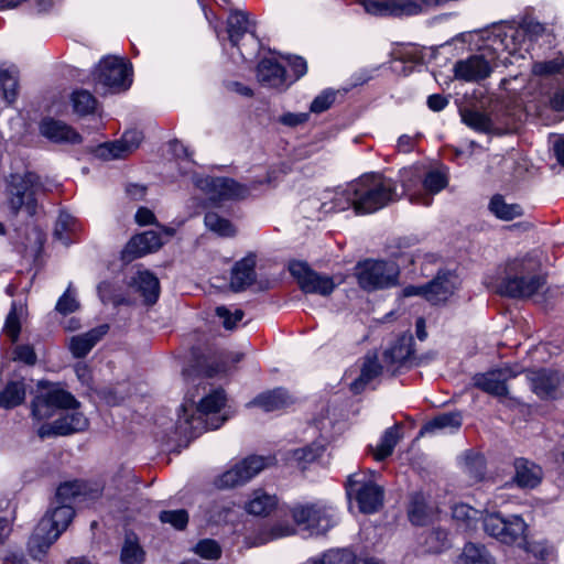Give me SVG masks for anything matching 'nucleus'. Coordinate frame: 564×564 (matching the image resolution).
I'll use <instances>...</instances> for the list:
<instances>
[{
    "label": "nucleus",
    "mask_w": 564,
    "mask_h": 564,
    "mask_svg": "<svg viewBox=\"0 0 564 564\" xmlns=\"http://www.w3.org/2000/svg\"><path fill=\"white\" fill-rule=\"evenodd\" d=\"M481 31L482 45L481 53L473 55L466 59L458 61L454 66L455 77L465 82H478L489 76L494 67L500 65L507 66L499 59V54L487 46L484 33ZM500 56L502 54L500 53ZM506 56V54H503Z\"/></svg>",
    "instance_id": "nucleus-13"
},
{
    "label": "nucleus",
    "mask_w": 564,
    "mask_h": 564,
    "mask_svg": "<svg viewBox=\"0 0 564 564\" xmlns=\"http://www.w3.org/2000/svg\"><path fill=\"white\" fill-rule=\"evenodd\" d=\"M43 137L55 143H79L82 137L72 127L61 120L45 118L40 124Z\"/></svg>",
    "instance_id": "nucleus-28"
},
{
    "label": "nucleus",
    "mask_w": 564,
    "mask_h": 564,
    "mask_svg": "<svg viewBox=\"0 0 564 564\" xmlns=\"http://www.w3.org/2000/svg\"><path fill=\"white\" fill-rule=\"evenodd\" d=\"M82 231V224L77 218L66 212H61L56 220L54 236L63 245L69 246Z\"/></svg>",
    "instance_id": "nucleus-36"
},
{
    "label": "nucleus",
    "mask_w": 564,
    "mask_h": 564,
    "mask_svg": "<svg viewBox=\"0 0 564 564\" xmlns=\"http://www.w3.org/2000/svg\"><path fill=\"white\" fill-rule=\"evenodd\" d=\"M204 224L209 231L219 237L230 238L237 232L234 224L216 212H207L204 217Z\"/></svg>",
    "instance_id": "nucleus-43"
},
{
    "label": "nucleus",
    "mask_w": 564,
    "mask_h": 564,
    "mask_svg": "<svg viewBox=\"0 0 564 564\" xmlns=\"http://www.w3.org/2000/svg\"><path fill=\"white\" fill-rule=\"evenodd\" d=\"M352 187L356 198V215L376 213L402 195L398 192L397 185L391 178L380 174L362 175L352 181Z\"/></svg>",
    "instance_id": "nucleus-7"
},
{
    "label": "nucleus",
    "mask_w": 564,
    "mask_h": 564,
    "mask_svg": "<svg viewBox=\"0 0 564 564\" xmlns=\"http://www.w3.org/2000/svg\"><path fill=\"white\" fill-rule=\"evenodd\" d=\"M543 478L542 467L535 460H517L513 480L520 488H535Z\"/></svg>",
    "instance_id": "nucleus-33"
},
{
    "label": "nucleus",
    "mask_w": 564,
    "mask_h": 564,
    "mask_svg": "<svg viewBox=\"0 0 564 564\" xmlns=\"http://www.w3.org/2000/svg\"><path fill=\"white\" fill-rule=\"evenodd\" d=\"M108 329V325H100L84 334L73 336L68 341V349L74 357L83 358L107 334Z\"/></svg>",
    "instance_id": "nucleus-32"
},
{
    "label": "nucleus",
    "mask_w": 564,
    "mask_h": 564,
    "mask_svg": "<svg viewBox=\"0 0 564 564\" xmlns=\"http://www.w3.org/2000/svg\"><path fill=\"white\" fill-rule=\"evenodd\" d=\"M462 415L459 412L442 413L426 422L420 430L419 435H438L455 433L460 429Z\"/></svg>",
    "instance_id": "nucleus-30"
},
{
    "label": "nucleus",
    "mask_w": 564,
    "mask_h": 564,
    "mask_svg": "<svg viewBox=\"0 0 564 564\" xmlns=\"http://www.w3.org/2000/svg\"><path fill=\"white\" fill-rule=\"evenodd\" d=\"M101 495L100 488L87 482L73 480L61 484L56 489L54 503L88 506Z\"/></svg>",
    "instance_id": "nucleus-18"
},
{
    "label": "nucleus",
    "mask_w": 564,
    "mask_h": 564,
    "mask_svg": "<svg viewBox=\"0 0 564 564\" xmlns=\"http://www.w3.org/2000/svg\"><path fill=\"white\" fill-rule=\"evenodd\" d=\"M144 553L133 534H128L121 550L122 564H141Z\"/></svg>",
    "instance_id": "nucleus-51"
},
{
    "label": "nucleus",
    "mask_w": 564,
    "mask_h": 564,
    "mask_svg": "<svg viewBox=\"0 0 564 564\" xmlns=\"http://www.w3.org/2000/svg\"><path fill=\"white\" fill-rule=\"evenodd\" d=\"M265 468V460H239L216 479V486L232 488L245 485Z\"/></svg>",
    "instance_id": "nucleus-19"
},
{
    "label": "nucleus",
    "mask_w": 564,
    "mask_h": 564,
    "mask_svg": "<svg viewBox=\"0 0 564 564\" xmlns=\"http://www.w3.org/2000/svg\"><path fill=\"white\" fill-rule=\"evenodd\" d=\"M257 257L254 253H248L245 258L237 261L231 270L230 288L238 292L250 286L256 280L254 267Z\"/></svg>",
    "instance_id": "nucleus-29"
},
{
    "label": "nucleus",
    "mask_w": 564,
    "mask_h": 564,
    "mask_svg": "<svg viewBox=\"0 0 564 564\" xmlns=\"http://www.w3.org/2000/svg\"><path fill=\"white\" fill-rule=\"evenodd\" d=\"M56 311L61 314H70L79 308V302L76 299L75 292L72 290V284L68 285L63 295L56 303Z\"/></svg>",
    "instance_id": "nucleus-56"
},
{
    "label": "nucleus",
    "mask_w": 564,
    "mask_h": 564,
    "mask_svg": "<svg viewBox=\"0 0 564 564\" xmlns=\"http://www.w3.org/2000/svg\"><path fill=\"white\" fill-rule=\"evenodd\" d=\"M291 402L290 395L283 389H274L259 394L251 401V405L259 406L262 410L270 412L282 409Z\"/></svg>",
    "instance_id": "nucleus-38"
},
{
    "label": "nucleus",
    "mask_w": 564,
    "mask_h": 564,
    "mask_svg": "<svg viewBox=\"0 0 564 564\" xmlns=\"http://www.w3.org/2000/svg\"><path fill=\"white\" fill-rule=\"evenodd\" d=\"M402 194L412 203L430 206L433 196L444 189L448 184L445 171L432 169L424 174L419 167H406L400 172Z\"/></svg>",
    "instance_id": "nucleus-8"
},
{
    "label": "nucleus",
    "mask_w": 564,
    "mask_h": 564,
    "mask_svg": "<svg viewBox=\"0 0 564 564\" xmlns=\"http://www.w3.org/2000/svg\"><path fill=\"white\" fill-rule=\"evenodd\" d=\"M13 360L33 366L36 362V354L30 345H19L14 348Z\"/></svg>",
    "instance_id": "nucleus-62"
},
{
    "label": "nucleus",
    "mask_w": 564,
    "mask_h": 564,
    "mask_svg": "<svg viewBox=\"0 0 564 564\" xmlns=\"http://www.w3.org/2000/svg\"><path fill=\"white\" fill-rule=\"evenodd\" d=\"M172 150L175 155H184L178 163L181 173L183 175H188L194 185L204 192L210 202L219 203L224 200L241 199L251 194V189L249 187L237 183L232 178L198 175L194 171L195 164L189 159L187 149L181 142L175 141L172 144Z\"/></svg>",
    "instance_id": "nucleus-5"
},
{
    "label": "nucleus",
    "mask_w": 564,
    "mask_h": 564,
    "mask_svg": "<svg viewBox=\"0 0 564 564\" xmlns=\"http://www.w3.org/2000/svg\"><path fill=\"white\" fill-rule=\"evenodd\" d=\"M456 564H495V561L484 545L467 543L456 558Z\"/></svg>",
    "instance_id": "nucleus-41"
},
{
    "label": "nucleus",
    "mask_w": 564,
    "mask_h": 564,
    "mask_svg": "<svg viewBox=\"0 0 564 564\" xmlns=\"http://www.w3.org/2000/svg\"><path fill=\"white\" fill-rule=\"evenodd\" d=\"M275 455H280L283 458H321L325 455L332 456L333 447L324 436H321L312 443L292 445L280 449Z\"/></svg>",
    "instance_id": "nucleus-27"
},
{
    "label": "nucleus",
    "mask_w": 564,
    "mask_h": 564,
    "mask_svg": "<svg viewBox=\"0 0 564 564\" xmlns=\"http://www.w3.org/2000/svg\"><path fill=\"white\" fill-rule=\"evenodd\" d=\"M402 424H394L384 430L376 446L370 445L369 448L373 458H387L393 454L397 444L403 436Z\"/></svg>",
    "instance_id": "nucleus-35"
},
{
    "label": "nucleus",
    "mask_w": 564,
    "mask_h": 564,
    "mask_svg": "<svg viewBox=\"0 0 564 564\" xmlns=\"http://www.w3.org/2000/svg\"><path fill=\"white\" fill-rule=\"evenodd\" d=\"M289 270L304 293L328 296L341 283L340 280L335 281L333 276L312 270L302 261L291 262Z\"/></svg>",
    "instance_id": "nucleus-16"
},
{
    "label": "nucleus",
    "mask_w": 564,
    "mask_h": 564,
    "mask_svg": "<svg viewBox=\"0 0 564 564\" xmlns=\"http://www.w3.org/2000/svg\"><path fill=\"white\" fill-rule=\"evenodd\" d=\"M532 391L540 398H555L564 392V376L556 371L539 370L528 375Z\"/></svg>",
    "instance_id": "nucleus-20"
},
{
    "label": "nucleus",
    "mask_w": 564,
    "mask_h": 564,
    "mask_svg": "<svg viewBox=\"0 0 564 564\" xmlns=\"http://www.w3.org/2000/svg\"><path fill=\"white\" fill-rule=\"evenodd\" d=\"M91 77L96 89L99 91H124L132 84V66L123 58L107 56L98 63Z\"/></svg>",
    "instance_id": "nucleus-9"
},
{
    "label": "nucleus",
    "mask_w": 564,
    "mask_h": 564,
    "mask_svg": "<svg viewBox=\"0 0 564 564\" xmlns=\"http://www.w3.org/2000/svg\"><path fill=\"white\" fill-rule=\"evenodd\" d=\"M420 137V133L400 135L397 141L398 151L403 153H409L413 151Z\"/></svg>",
    "instance_id": "nucleus-64"
},
{
    "label": "nucleus",
    "mask_w": 564,
    "mask_h": 564,
    "mask_svg": "<svg viewBox=\"0 0 564 564\" xmlns=\"http://www.w3.org/2000/svg\"><path fill=\"white\" fill-rule=\"evenodd\" d=\"M458 276L453 272H440L434 280L423 286L410 285L403 289L404 296L420 295L432 304L448 300L458 288Z\"/></svg>",
    "instance_id": "nucleus-17"
},
{
    "label": "nucleus",
    "mask_w": 564,
    "mask_h": 564,
    "mask_svg": "<svg viewBox=\"0 0 564 564\" xmlns=\"http://www.w3.org/2000/svg\"><path fill=\"white\" fill-rule=\"evenodd\" d=\"M290 514L299 529L307 535H321L330 530L337 522L336 510L327 505L297 503Z\"/></svg>",
    "instance_id": "nucleus-10"
},
{
    "label": "nucleus",
    "mask_w": 564,
    "mask_h": 564,
    "mask_svg": "<svg viewBox=\"0 0 564 564\" xmlns=\"http://www.w3.org/2000/svg\"><path fill=\"white\" fill-rule=\"evenodd\" d=\"M72 105L74 112L84 116L88 115L96 108V99L88 90H75L72 94Z\"/></svg>",
    "instance_id": "nucleus-52"
},
{
    "label": "nucleus",
    "mask_w": 564,
    "mask_h": 564,
    "mask_svg": "<svg viewBox=\"0 0 564 564\" xmlns=\"http://www.w3.org/2000/svg\"><path fill=\"white\" fill-rule=\"evenodd\" d=\"M519 372L511 371L509 368L477 373L474 376V386L492 395H506L508 390L506 380L516 377Z\"/></svg>",
    "instance_id": "nucleus-25"
},
{
    "label": "nucleus",
    "mask_w": 564,
    "mask_h": 564,
    "mask_svg": "<svg viewBox=\"0 0 564 564\" xmlns=\"http://www.w3.org/2000/svg\"><path fill=\"white\" fill-rule=\"evenodd\" d=\"M162 245L163 240L161 235L156 231L149 230L132 237L124 249V253L132 258H139L156 251Z\"/></svg>",
    "instance_id": "nucleus-31"
},
{
    "label": "nucleus",
    "mask_w": 564,
    "mask_h": 564,
    "mask_svg": "<svg viewBox=\"0 0 564 564\" xmlns=\"http://www.w3.org/2000/svg\"><path fill=\"white\" fill-rule=\"evenodd\" d=\"M216 314L221 319L223 326L228 330L234 329L245 316L243 311L236 308L234 312H231L226 306L217 307Z\"/></svg>",
    "instance_id": "nucleus-57"
},
{
    "label": "nucleus",
    "mask_w": 564,
    "mask_h": 564,
    "mask_svg": "<svg viewBox=\"0 0 564 564\" xmlns=\"http://www.w3.org/2000/svg\"><path fill=\"white\" fill-rule=\"evenodd\" d=\"M372 476L371 470L355 473L348 477L346 484V494L350 503L355 501L364 513L376 512L383 500V491L372 480Z\"/></svg>",
    "instance_id": "nucleus-12"
},
{
    "label": "nucleus",
    "mask_w": 564,
    "mask_h": 564,
    "mask_svg": "<svg viewBox=\"0 0 564 564\" xmlns=\"http://www.w3.org/2000/svg\"><path fill=\"white\" fill-rule=\"evenodd\" d=\"M380 372L381 367L379 366L377 358L375 356L366 357L359 378L351 383V390L356 393L359 392L365 384L372 381Z\"/></svg>",
    "instance_id": "nucleus-49"
},
{
    "label": "nucleus",
    "mask_w": 564,
    "mask_h": 564,
    "mask_svg": "<svg viewBox=\"0 0 564 564\" xmlns=\"http://www.w3.org/2000/svg\"><path fill=\"white\" fill-rule=\"evenodd\" d=\"M3 330L11 338L12 341H15L19 338L21 326L17 313L15 303H12V307L7 316Z\"/></svg>",
    "instance_id": "nucleus-61"
},
{
    "label": "nucleus",
    "mask_w": 564,
    "mask_h": 564,
    "mask_svg": "<svg viewBox=\"0 0 564 564\" xmlns=\"http://www.w3.org/2000/svg\"><path fill=\"white\" fill-rule=\"evenodd\" d=\"M130 285L140 293L148 304L158 301L160 294V283L158 278L148 270H140L132 276Z\"/></svg>",
    "instance_id": "nucleus-34"
},
{
    "label": "nucleus",
    "mask_w": 564,
    "mask_h": 564,
    "mask_svg": "<svg viewBox=\"0 0 564 564\" xmlns=\"http://www.w3.org/2000/svg\"><path fill=\"white\" fill-rule=\"evenodd\" d=\"M489 209L501 220H512L522 215L520 205L508 204L501 195H496L491 198Z\"/></svg>",
    "instance_id": "nucleus-47"
},
{
    "label": "nucleus",
    "mask_w": 564,
    "mask_h": 564,
    "mask_svg": "<svg viewBox=\"0 0 564 564\" xmlns=\"http://www.w3.org/2000/svg\"><path fill=\"white\" fill-rule=\"evenodd\" d=\"M257 77L262 85L268 87L289 86L285 67L274 56L264 57L260 61Z\"/></svg>",
    "instance_id": "nucleus-26"
},
{
    "label": "nucleus",
    "mask_w": 564,
    "mask_h": 564,
    "mask_svg": "<svg viewBox=\"0 0 564 564\" xmlns=\"http://www.w3.org/2000/svg\"><path fill=\"white\" fill-rule=\"evenodd\" d=\"M79 405L75 397L58 384L41 382L40 391L31 403V415L39 424L40 437L86 430L88 419L79 411Z\"/></svg>",
    "instance_id": "nucleus-2"
},
{
    "label": "nucleus",
    "mask_w": 564,
    "mask_h": 564,
    "mask_svg": "<svg viewBox=\"0 0 564 564\" xmlns=\"http://www.w3.org/2000/svg\"><path fill=\"white\" fill-rule=\"evenodd\" d=\"M545 33V25L539 21L527 18L519 25L496 24L486 29L484 39L487 46L498 54H506L499 59L505 64H513L524 58L532 42Z\"/></svg>",
    "instance_id": "nucleus-3"
},
{
    "label": "nucleus",
    "mask_w": 564,
    "mask_h": 564,
    "mask_svg": "<svg viewBox=\"0 0 564 564\" xmlns=\"http://www.w3.org/2000/svg\"><path fill=\"white\" fill-rule=\"evenodd\" d=\"M479 510L464 503L455 505L453 508L454 520L466 530H475L478 520L484 518Z\"/></svg>",
    "instance_id": "nucleus-45"
},
{
    "label": "nucleus",
    "mask_w": 564,
    "mask_h": 564,
    "mask_svg": "<svg viewBox=\"0 0 564 564\" xmlns=\"http://www.w3.org/2000/svg\"><path fill=\"white\" fill-rule=\"evenodd\" d=\"M540 260L528 254L508 262L498 292L510 297H530L544 284Z\"/></svg>",
    "instance_id": "nucleus-6"
},
{
    "label": "nucleus",
    "mask_w": 564,
    "mask_h": 564,
    "mask_svg": "<svg viewBox=\"0 0 564 564\" xmlns=\"http://www.w3.org/2000/svg\"><path fill=\"white\" fill-rule=\"evenodd\" d=\"M355 274L361 289L376 291L394 286L399 269L392 262L366 260L357 264Z\"/></svg>",
    "instance_id": "nucleus-14"
},
{
    "label": "nucleus",
    "mask_w": 564,
    "mask_h": 564,
    "mask_svg": "<svg viewBox=\"0 0 564 564\" xmlns=\"http://www.w3.org/2000/svg\"><path fill=\"white\" fill-rule=\"evenodd\" d=\"M413 337L411 335L400 336L383 352L384 368L389 372H395L400 367L410 361L413 357Z\"/></svg>",
    "instance_id": "nucleus-24"
},
{
    "label": "nucleus",
    "mask_w": 564,
    "mask_h": 564,
    "mask_svg": "<svg viewBox=\"0 0 564 564\" xmlns=\"http://www.w3.org/2000/svg\"><path fill=\"white\" fill-rule=\"evenodd\" d=\"M408 514L410 521L415 525H424L429 522L432 508L427 505L424 495L415 494L412 496Z\"/></svg>",
    "instance_id": "nucleus-44"
},
{
    "label": "nucleus",
    "mask_w": 564,
    "mask_h": 564,
    "mask_svg": "<svg viewBox=\"0 0 564 564\" xmlns=\"http://www.w3.org/2000/svg\"><path fill=\"white\" fill-rule=\"evenodd\" d=\"M25 383L23 380L11 381L0 392V406L4 409H12L25 400Z\"/></svg>",
    "instance_id": "nucleus-42"
},
{
    "label": "nucleus",
    "mask_w": 564,
    "mask_h": 564,
    "mask_svg": "<svg viewBox=\"0 0 564 564\" xmlns=\"http://www.w3.org/2000/svg\"><path fill=\"white\" fill-rule=\"evenodd\" d=\"M352 182L345 186L325 191L322 194L319 209L323 214L339 213L352 208L355 210V192Z\"/></svg>",
    "instance_id": "nucleus-23"
},
{
    "label": "nucleus",
    "mask_w": 564,
    "mask_h": 564,
    "mask_svg": "<svg viewBox=\"0 0 564 564\" xmlns=\"http://www.w3.org/2000/svg\"><path fill=\"white\" fill-rule=\"evenodd\" d=\"M426 551L431 553H440L447 546V534L444 531H432L425 541Z\"/></svg>",
    "instance_id": "nucleus-60"
},
{
    "label": "nucleus",
    "mask_w": 564,
    "mask_h": 564,
    "mask_svg": "<svg viewBox=\"0 0 564 564\" xmlns=\"http://www.w3.org/2000/svg\"><path fill=\"white\" fill-rule=\"evenodd\" d=\"M278 505L274 495H270L263 490H256L246 503V511L254 516H265L270 513Z\"/></svg>",
    "instance_id": "nucleus-39"
},
{
    "label": "nucleus",
    "mask_w": 564,
    "mask_h": 564,
    "mask_svg": "<svg viewBox=\"0 0 564 564\" xmlns=\"http://www.w3.org/2000/svg\"><path fill=\"white\" fill-rule=\"evenodd\" d=\"M228 39L232 46H238L240 39L250 33L253 36V23L247 13L242 11H234L227 20Z\"/></svg>",
    "instance_id": "nucleus-37"
},
{
    "label": "nucleus",
    "mask_w": 564,
    "mask_h": 564,
    "mask_svg": "<svg viewBox=\"0 0 564 564\" xmlns=\"http://www.w3.org/2000/svg\"><path fill=\"white\" fill-rule=\"evenodd\" d=\"M299 531L295 523H291L288 520L275 521L270 529L262 533L259 538V543H267L268 541L281 539L295 534Z\"/></svg>",
    "instance_id": "nucleus-50"
},
{
    "label": "nucleus",
    "mask_w": 564,
    "mask_h": 564,
    "mask_svg": "<svg viewBox=\"0 0 564 564\" xmlns=\"http://www.w3.org/2000/svg\"><path fill=\"white\" fill-rule=\"evenodd\" d=\"M364 8L377 17L414 15L420 11V6L411 0H366Z\"/></svg>",
    "instance_id": "nucleus-21"
},
{
    "label": "nucleus",
    "mask_w": 564,
    "mask_h": 564,
    "mask_svg": "<svg viewBox=\"0 0 564 564\" xmlns=\"http://www.w3.org/2000/svg\"><path fill=\"white\" fill-rule=\"evenodd\" d=\"M0 93L8 104L15 100L18 95V68L14 65L0 66Z\"/></svg>",
    "instance_id": "nucleus-40"
},
{
    "label": "nucleus",
    "mask_w": 564,
    "mask_h": 564,
    "mask_svg": "<svg viewBox=\"0 0 564 564\" xmlns=\"http://www.w3.org/2000/svg\"><path fill=\"white\" fill-rule=\"evenodd\" d=\"M486 534L507 545L527 546L528 524L518 514L487 512L482 518Z\"/></svg>",
    "instance_id": "nucleus-11"
},
{
    "label": "nucleus",
    "mask_w": 564,
    "mask_h": 564,
    "mask_svg": "<svg viewBox=\"0 0 564 564\" xmlns=\"http://www.w3.org/2000/svg\"><path fill=\"white\" fill-rule=\"evenodd\" d=\"M74 516L73 506L53 502V506L35 527L28 542V551L32 562L13 553L6 557L4 564H45L43 561L48 550L67 530Z\"/></svg>",
    "instance_id": "nucleus-4"
},
{
    "label": "nucleus",
    "mask_w": 564,
    "mask_h": 564,
    "mask_svg": "<svg viewBox=\"0 0 564 564\" xmlns=\"http://www.w3.org/2000/svg\"><path fill=\"white\" fill-rule=\"evenodd\" d=\"M160 520L176 530H183L188 523V513L184 509L165 510L160 513Z\"/></svg>",
    "instance_id": "nucleus-54"
},
{
    "label": "nucleus",
    "mask_w": 564,
    "mask_h": 564,
    "mask_svg": "<svg viewBox=\"0 0 564 564\" xmlns=\"http://www.w3.org/2000/svg\"><path fill=\"white\" fill-rule=\"evenodd\" d=\"M194 550L197 555L206 560H217L221 555L220 545L212 539L200 540Z\"/></svg>",
    "instance_id": "nucleus-55"
},
{
    "label": "nucleus",
    "mask_w": 564,
    "mask_h": 564,
    "mask_svg": "<svg viewBox=\"0 0 564 564\" xmlns=\"http://www.w3.org/2000/svg\"><path fill=\"white\" fill-rule=\"evenodd\" d=\"M562 72L564 73V58L562 56L550 61L535 62L532 65V73L536 76H551Z\"/></svg>",
    "instance_id": "nucleus-53"
},
{
    "label": "nucleus",
    "mask_w": 564,
    "mask_h": 564,
    "mask_svg": "<svg viewBox=\"0 0 564 564\" xmlns=\"http://www.w3.org/2000/svg\"><path fill=\"white\" fill-rule=\"evenodd\" d=\"M230 416L227 395L220 388L199 397L187 394L177 412L173 436L162 444L164 454H178L191 440L209 430L219 429Z\"/></svg>",
    "instance_id": "nucleus-1"
},
{
    "label": "nucleus",
    "mask_w": 564,
    "mask_h": 564,
    "mask_svg": "<svg viewBox=\"0 0 564 564\" xmlns=\"http://www.w3.org/2000/svg\"><path fill=\"white\" fill-rule=\"evenodd\" d=\"M143 139L141 131L131 129L121 139L108 142L98 148V155L106 160L122 159L139 148Z\"/></svg>",
    "instance_id": "nucleus-22"
},
{
    "label": "nucleus",
    "mask_w": 564,
    "mask_h": 564,
    "mask_svg": "<svg viewBox=\"0 0 564 564\" xmlns=\"http://www.w3.org/2000/svg\"><path fill=\"white\" fill-rule=\"evenodd\" d=\"M336 93L332 89H325L317 95L310 106L313 113H322L326 111L335 101Z\"/></svg>",
    "instance_id": "nucleus-58"
},
{
    "label": "nucleus",
    "mask_w": 564,
    "mask_h": 564,
    "mask_svg": "<svg viewBox=\"0 0 564 564\" xmlns=\"http://www.w3.org/2000/svg\"><path fill=\"white\" fill-rule=\"evenodd\" d=\"M355 555L347 549L329 550L321 555L311 557L304 564H354Z\"/></svg>",
    "instance_id": "nucleus-46"
},
{
    "label": "nucleus",
    "mask_w": 564,
    "mask_h": 564,
    "mask_svg": "<svg viewBox=\"0 0 564 564\" xmlns=\"http://www.w3.org/2000/svg\"><path fill=\"white\" fill-rule=\"evenodd\" d=\"M286 61V65L291 68L293 72V77L288 75V83L291 85L295 80L300 79L302 76H304L307 72V64L306 61L301 56H286L284 57Z\"/></svg>",
    "instance_id": "nucleus-59"
},
{
    "label": "nucleus",
    "mask_w": 564,
    "mask_h": 564,
    "mask_svg": "<svg viewBox=\"0 0 564 564\" xmlns=\"http://www.w3.org/2000/svg\"><path fill=\"white\" fill-rule=\"evenodd\" d=\"M39 177L33 172L11 174L8 183L9 206L13 213L24 209L29 216L36 213L34 198Z\"/></svg>",
    "instance_id": "nucleus-15"
},
{
    "label": "nucleus",
    "mask_w": 564,
    "mask_h": 564,
    "mask_svg": "<svg viewBox=\"0 0 564 564\" xmlns=\"http://www.w3.org/2000/svg\"><path fill=\"white\" fill-rule=\"evenodd\" d=\"M310 118L307 112H285L279 118V122L286 127H297L305 123Z\"/></svg>",
    "instance_id": "nucleus-63"
},
{
    "label": "nucleus",
    "mask_w": 564,
    "mask_h": 564,
    "mask_svg": "<svg viewBox=\"0 0 564 564\" xmlns=\"http://www.w3.org/2000/svg\"><path fill=\"white\" fill-rule=\"evenodd\" d=\"M460 116L463 122L475 131L489 132L494 128V123L490 117L478 110H463Z\"/></svg>",
    "instance_id": "nucleus-48"
}]
</instances>
